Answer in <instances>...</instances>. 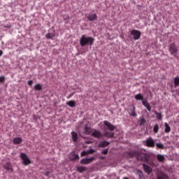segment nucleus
<instances>
[{
	"instance_id": "f257e3e1",
	"label": "nucleus",
	"mask_w": 179,
	"mask_h": 179,
	"mask_svg": "<svg viewBox=\"0 0 179 179\" xmlns=\"http://www.w3.org/2000/svg\"><path fill=\"white\" fill-rule=\"evenodd\" d=\"M127 155L129 157H136L137 160H140V162H145V163H148V162L150 160V156L138 151L127 152Z\"/></svg>"
},
{
	"instance_id": "f03ea898",
	"label": "nucleus",
	"mask_w": 179,
	"mask_h": 179,
	"mask_svg": "<svg viewBox=\"0 0 179 179\" xmlns=\"http://www.w3.org/2000/svg\"><path fill=\"white\" fill-rule=\"evenodd\" d=\"M93 44H94V39L93 37L82 35L80 39V45L81 47H85V45H93Z\"/></svg>"
},
{
	"instance_id": "7ed1b4c3",
	"label": "nucleus",
	"mask_w": 179,
	"mask_h": 179,
	"mask_svg": "<svg viewBox=\"0 0 179 179\" xmlns=\"http://www.w3.org/2000/svg\"><path fill=\"white\" fill-rule=\"evenodd\" d=\"M20 159L22 160V163L24 166H29V164H31V161L27 157V155L24 152H21L20 155Z\"/></svg>"
},
{
	"instance_id": "20e7f679",
	"label": "nucleus",
	"mask_w": 179,
	"mask_h": 179,
	"mask_svg": "<svg viewBox=\"0 0 179 179\" xmlns=\"http://www.w3.org/2000/svg\"><path fill=\"white\" fill-rule=\"evenodd\" d=\"M169 51L171 52V55H177V52H178V48L176 43H173L169 46Z\"/></svg>"
},
{
	"instance_id": "39448f33",
	"label": "nucleus",
	"mask_w": 179,
	"mask_h": 179,
	"mask_svg": "<svg viewBox=\"0 0 179 179\" xmlns=\"http://www.w3.org/2000/svg\"><path fill=\"white\" fill-rule=\"evenodd\" d=\"M143 143L147 148H155V140L152 137H149Z\"/></svg>"
},
{
	"instance_id": "423d86ee",
	"label": "nucleus",
	"mask_w": 179,
	"mask_h": 179,
	"mask_svg": "<svg viewBox=\"0 0 179 179\" xmlns=\"http://www.w3.org/2000/svg\"><path fill=\"white\" fill-rule=\"evenodd\" d=\"M131 34L132 36H134V40H139L141 38V31L136 30V29H133L131 31Z\"/></svg>"
},
{
	"instance_id": "0eeeda50",
	"label": "nucleus",
	"mask_w": 179,
	"mask_h": 179,
	"mask_svg": "<svg viewBox=\"0 0 179 179\" xmlns=\"http://www.w3.org/2000/svg\"><path fill=\"white\" fill-rule=\"evenodd\" d=\"M91 136H93V138H97L98 139H100V138H103V134H101V132H100V131H98L97 129H92Z\"/></svg>"
},
{
	"instance_id": "6e6552de",
	"label": "nucleus",
	"mask_w": 179,
	"mask_h": 179,
	"mask_svg": "<svg viewBox=\"0 0 179 179\" xmlns=\"http://www.w3.org/2000/svg\"><path fill=\"white\" fill-rule=\"evenodd\" d=\"M3 167L5 170L8 171V173H13V168L12 167V164H10V162H6L3 164Z\"/></svg>"
},
{
	"instance_id": "1a4fd4ad",
	"label": "nucleus",
	"mask_w": 179,
	"mask_h": 179,
	"mask_svg": "<svg viewBox=\"0 0 179 179\" xmlns=\"http://www.w3.org/2000/svg\"><path fill=\"white\" fill-rule=\"evenodd\" d=\"M94 160V157L84 158L80 160V164H90Z\"/></svg>"
},
{
	"instance_id": "9d476101",
	"label": "nucleus",
	"mask_w": 179,
	"mask_h": 179,
	"mask_svg": "<svg viewBox=\"0 0 179 179\" xmlns=\"http://www.w3.org/2000/svg\"><path fill=\"white\" fill-rule=\"evenodd\" d=\"M104 125L107 127L109 131H114L115 129V126L113 125L110 122L105 120L103 121Z\"/></svg>"
},
{
	"instance_id": "9b49d317",
	"label": "nucleus",
	"mask_w": 179,
	"mask_h": 179,
	"mask_svg": "<svg viewBox=\"0 0 179 179\" xmlns=\"http://www.w3.org/2000/svg\"><path fill=\"white\" fill-rule=\"evenodd\" d=\"M143 169L145 171V173H146L147 174H150V173H152V171H153V169H152V167H150V166L143 164Z\"/></svg>"
},
{
	"instance_id": "f8f14e48",
	"label": "nucleus",
	"mask_w": 179,
	"mask_h": 179,
	"mask_svg": "<svg viewBox=\"0 0 179 179\" xmlns=\"http://www.w3.org/2000/svg\"><path fill=\"white\" fill-rule=\"evenodd\" d=\"M87 19H88L90 22H94V20L97 19V14H90L87 16Z\"/></svg>"
},
{
	"instance_id": "ddd939ff",
	"label": "nucleus",
	"mask_w": 179,
	"mask_h": 179,
	"mask_svg": "<svg viewBox=\"0 0 179 179\" xmlns=\"http://www.w3.org/2000/svg\"><path fill=\"white\" fill-rule=\"evenodd\" d=\"M136 108L135 106H133L132 108L129 109V114L131 117H136Z\"/></svg>"
},
{
	"instance_id": "4468645a",
	"label": "nucleus",
	"mask_w": 179,
	"mask_h": 179,
	"mask_svg": "<svg viewBox=\"0 0 179 179\" xmlns=\"http://www.w3.org/2000/svg\"><path fill=\"white\" fill-rule=\"evenodd\" d=\"M22 142H23V138H22L21 137H16L14 138L13 140V143H14V145H20Z\"/></svg>"
},
{
	"instance_id": "2eb2a0df",
	"label": "nucleus",
	"mask_w": 179,
	"mask_h": 179,
	"mask_svg": "<svg viewBox=\"0 0 179 179\" xmlns=\"http://www.w3.org/2000/svg\"><path fill=\"white\" fill-rule=\"evenodd\" d=\"M69 159L71 160H78L79 159V155L75 154V152H72L69 154Z\"/></svg>"
},
{
	"instance_id": "dca6fc26",
	"label": "nucleus",
	"mask_w": 179,
	"mask_h": 179,
	"mask_svg": "<svg viewBox=\"0 0 179 179\" xmlns=\"http://www.w3.org/2000/svg\"><path fill=\"white\" fill-rule=\"evenodd\" d=\"M108 145H110V142L103 141L100 142L98 144V147L99 148H106V146H108Z\"/></svg>"
},
{
	"instance_id": "f3484780",
	"label": "nucleus",
	"mask_w": 179,
	"mask_h": 179,
	"mask_svg": "<svg viewBox=\"0 0 179 179\" xmlns=\"http://www.w3.org/2000/svg\"><path fill=\"white\" fill-rule=\"evenodd\" d=\"M157 179H170V178L169 177V175L162 172L157 176Z\"/></svg>"
},
{
	"instance_id": "a211bd4d",
	"label": "nucleus",
	"mask_w": 179,
	"mask_h": 179,
	"mask_svg": "<svg viewBox=\"0 0 179 179\" xmlns=\"http://www.w3.org/2000/svg\"><path fill=\"white\" fill-rule=\"evenodd\" d=\"M103 134H104V136H106V138H113L114 137V132H113V131H105Z\"/></svg>"
},
{
	"instance_id": "6ab92c4d",
	"label": "nucleus",
	"mask_w": 179,
	"mask_h": 179,
	"mask_svg": "<svg viewBox=\"0 0 179 179\" xmlns=\"http://www.w3.org/2000/svg\"><path fill=\"white\" fill-rule=\"evenodd\" d=\"M142 104H143V106H144V107H145L147 108V110L148 111L152 110V107H150V105L149 104L148 101H143Z\"/></svg>"
},
{
	"instance_id": "aec40b11",
	"label": "nucleus",
	"mask_w": 179,
	"mask_h": 179,
	"mask_svg": "<svg viewBox=\"0 0 179 179\" xmlns=\"http://www.w3.org/2000/svg\"><path fill=\"white\" fill-rule=\"evenodd\" d=\"M157 159L158 162H159L160 163H163V162H164V160H166L164 155H161V154L157 155Z\"/></svg>"
},
{
	"instance_id": "412c9836",
	"label": "nucleus",
	"mask_w": 179,
	"mask_h": 179,
	"mask_svg": "<svg viewBox=\"0 0 179 179\" xmlns=\"http://www.w3.org/2000/svg\"><path fill=\"white\" fill-rule=\"evenodd\" d=\"M134 99L136 100H141L142 101V103L145 101L143 100V95H142V94H137L134 96Z\"/></svg>"
},
{
	"instance_id": "4be33fe9",
	"label": "nucleus",
	"mask_w": 179,
	"mask_h": 179,
	"mask_svg": "<svg viewBox=\"0 0 179 179\" xmlns=\"http://www.w3.org/2000/svg\"><path fill=\"white\" fill-rule=\"evenodd\" d=\"M72 140L73 142H78V133L75 131L71 132Z\"/></svg>"
},
{
	"instance_id": "5701e85b",
	"label": "nucleus",
	"mask_w": 179,
	"mask_h": 179,
	"mask_svg": "<svg viewBox=\"0 0 179 179\" xmlns=\"http://www.w3.org/2000/svg\"><path fill=\"white\" fill-rule=\"evenodd\" d=\"M67 106H69V107H71L72 108H73V107H76V102L73 100L69 101L66 103Z\"/></svg>"
},
{
	"instance_id": "b1692460",
	"label": "nucleus",
	"mask_w": 179,
	"mask_h": 179,
	"mask_svg": "<svg viewBox=\"0 0 179 179\" xmlns=\"http://www.w3.org/2000/svg\"><path fill=\"white\" fill-rule=\"evenodd\" d=\"M34 90H38V91L42 90L43 85H41V84L37 83L34 85Z\"/></svg>"
},
{
	"instance_id": "393cba45",
	"label": "nucleus",
	"mask_w": 179,
	"mask_h": 179,
	"mask_svg": "<svg viewBox=\"0 0 179 179\" xmlns=\"http://www.w3.org/2000/svg\"><path fill=\"white\" fill-rule=\"evenodd\" d=\"M77 171H78V173H83V171H86V167L82 166H78Z\"/></svg>"
},
{
	"instance_id": "a878e982",
	"label": "nucleus",
	"mask_w": 179,
	"mask_h": 179,
	"mask_svg": "<svg viewBox=\"0 0 179 179\" xmlns=\"http://www.w3.org/2000/svg\"><path fill=\"white\" fill-rule=\"evenodd\" d=\"M165 132L166 134H169V132H170V131H171V128L170 127V126L169 125V124L165 123Z\"/></svg>"
},
{
	"instance_id": "bb28decb",
	"label": "nucleus",
	"mask_w": 179,
	"mask_h": 179,
	"mask_svg": "<svg viewBox=\"0 0 179 179\" xmlns=\"http://www.w3.org/2000/svg\"><path fill=\"white\" fill-rule=\"evenodd\" d=\"M85 132L86 134V135H90V134H92V129H90V127H88L87 126L85 127Z\"/></svg>"
},
{
	"instance_id": "cd10ccee",
	"label": "nucleus",
	"mask_w": 179,
	"mask_h": 179,
	"mask_svg": "<svg viewBox=\"0 0 179 179\" xmlns=\"http://www.w3.org/2000/svg\"><path fill=\"white\" fill-rule=\"evenodd\" d=\"M173 82H174V85H175L176 87H177L178 86H179V78H178V77H176V78H174Z\"/></svg>"
},
{
	"instance_id": "c85d7f7f",
	"label": "nucleus",
	"mask_w": 179,
	"mask_h": 179,
	"mask_svg": "<svg viewBox=\"0 0 179 179\" xmlns=\"http://www.w3.org/2000/svg\"><path fill=\"white\" fill-rule=\"evenodd\" d=\"M46 38H50L51 40H52L53 37H55V35L51 33H48L46 34Z\"/></svg>"
},
{
	"instance_id": "c756f323",
	"label": "nucleus",
	"mask_w": 179,
	"mask_h": 179,
	"mask_svg": "<svg viewBox=\"0 0 179 179\" xmlns=\"http://www.w3.org/2000/svg\"><path fill=\"white\" fill-rule=\"evenodd\" d=\"M155 115H156V118L157 120H162V113H159L157 111H155Z\"/></svg>"
},
{
	"instance_id": "7c9ffc66",
	"label": "nucleus",
	"mask_w": 179,
	"mask_h": 179,
	"mask_svg": "<svg viewBox=\"0 0 179 179\" xmlns=\"http://www.w3.org/2000/svg\"><path fill=\"white\" fill-rule=\"evenodd\" d=\"M153 131L155 134H157V132H159V124H155L154 126Z\"/></svg>"
},
{
	"instance_id": "2f4dec72",
	"label": "nucleus",
	"mask_w": 179,
	"mask_h": 179,
	"mask_svg": "<svg viewBox=\"0 0 179 179\" xmlns=\"http://www.w3.org/2000/svg\"><path fill=\"white\" fill-rule=\"evenodd\" d=\"M156 147L157 148V149H164V145H163L162 143H157Z\"/></svg>"
},
{
	"instance_id": "473e14b6",
	"label": "nucleus",
	"mask_w": 179,
	"mask_h": 179,
	"mask_svg": "<svg viewBox=\"0 0 179 179\" xmlns=\"http://www.w3.org/2000/svg\"><path fill=\"white\" fill-rule=\"evenodd\" d=\"M145 122H146V120H145L144 118H141V119L138 121L139 125H143V124H145Z\"/></svg>"
},
{
	"instance_id": "72a5a7b5",
	"label": "nucleus",
	"mask_w": 179,
	"mask_h": 179,
	"mask_svg": "<svg viewBox=\"0 0 179 179\" xmlns=\"http://www.w3.org/2000/svg\"><path fill=\"white\" fill-rule=\"evenodd\" d=\"M80 155H81V157H84V156H87V155L89 154L87 151H83Z\"/></svg>"
},
{
	"instance_id": "f704fd0d",
	"label": "nucleus",
	"mask_w": 179,
	"mask_h": 179,
	"mask_svg": "<svg viewBox=\"0 0 179 179\" xmlns=\"http://www.w3.org/2000/svg\"><path fill=\"white\" fill-rule=\"evenodd\" d=\"M102 155H107L108 153V149H105L101 151Z\"/></svg>"
},
{
	"instance_id": "c9c22d12",
	"label": "nucleus",
	"mask_w": 179,
	"mask_h": 179,
	"mask_svg": "<svg viewBox=\"0 0 179 179\" xmlns=\"http://www.w3.org/2000/svg\"><path fill=\"white\" fill-rule=\"evenodd\" d=\"M88 155H93L94 153V150L90 149V150L87 151Z\"/></svg>"
},
{
	"instance_id": "e433bc0d",
	"label": "nucleus",
	"mask_w": 179,
	"mask_h": 179,
	"mask_svg": "<svg viewBox=\"0 0 179 179\" xmlns=\"http://www.w3.org/2000/svg\"><path fill=\"white\" fill-rule=\"evenodd\" d=\"M5 82V77L4 76H0V83H2Z\"/></svg>"
},
{
	"instance_id": "4c0bfd02",
	"label": "nucleus",
	"mask_w": 179,
	"mask_h": 179,
	"mask_svg": "<svg viewBox=\"0 0 179 179\" xmlns=\"http://www.w3.org/2000/svg\"><path fill=\"white\" fill-rule=\"evenodd\" d=\"M64 20H69V19H70L69 15H64Z\"/></svg>"
},
{
	"instance_id": "58836bf2",
	"label": "nucleus",
	"mask_w": 179,
	"mask_h": 179,
	"mask_svg": "<svg viewBox=\"0 0 179 179\" xmlns=\"http://www.w3.org/2000/svg\"><path fill=\"white\" fill-rule=\"evenodd\" d=\"M28 85H29V86H31V85H33V80H29L28 81Z\"/></svg>"
},
{
	"instance_id": "ea45409f",
	"label": "nucleus",
	"mask_w": 179,
	"mask_h": 179,
	"mask_svg": "<svg viewBox=\"0 0 179 179\" xmlns=\"http://www.w3.org/2000/svg\"><path fill=\"white\" fill-rule=\"evenodd\" d=\"M73 94H75V93H71V94H70L67 96V99H71V97L73 96Z\"/></svg>"
},
{
	"instance_id": "a19ab883",
	"label": "nucleus",
	"mask_w": 179,
	"mask_h": 179,
	"mask_svg": "<svg viewBox=\"0 0 179 179\" xmlns=\"http://www.w3.org/2000/svg\"><path fill=\"white\" fill-rule=\"evenodd\" d=\"M50 171H47L44 173V176H45L46 177H48V176H50Z\"/></svg>"
},
{
	"instance_id": "79ce46f5",
	"label": "nucleus",
	"mask_w": 179,
	"mask_h": 179,
	"mask_svg": "<svg viewBox=\"0 0 179 179\" xmlns=\"http://www.w3.org/2000/svg\"><path fill=\"white\" fill-rule=\"evenodd\" d=\"M3 55V52L0 50V57H2Z\"/></svg>"
},
{
	"instance_id": "37998d69",
	"label": "nucleus",
	"mask_w": 179,
	"mask_h": 179,
	"mask_svg": "<svg viewBox=\"0 0 179 179\" xmlns=\"http://www.w3.org/2000/svg\"><path fill=\"white\" fill-rule=\"evenodd\" d=\"M87 143H90V141H87Z\"/></svg>"
},
{
	"instance_id": "c03bdc74",
	"label": "nucleus",
	"mask_w": 179,
	"mask_h": 179,
	"mask_svg": "<svg viewBox=\"0 0 179 179\" xmlns=\"http://www.w3.org/2000/svg\"><path fill=\"white\" fill-rule=\"evenodd\" d=\"M101 159H104V157H101Z\"/></svg>"
}]
</instances>
